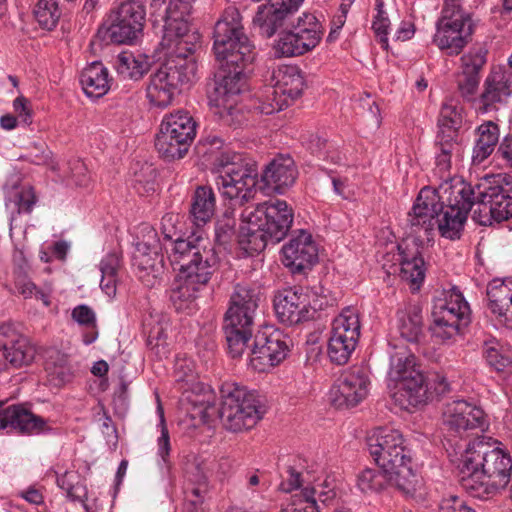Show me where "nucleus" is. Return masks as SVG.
<instances>
[{
    "instance_id": "1",
    "label": "nucleus",
    "mask_w": 512,
    "mask_h": 512,
    "mask_svg": "<svg viewBox=\"0 0 512 512\" xmlns=\"http://www.w3.org/2000/svg\"><path fill=\"white\" fill-rule=\"evenodd\" d=\"M213 39L220 69L207 85L209 104L224 125L237 128L244 119L236 107L237 99L246 86L245 71L254 61L256 50L236 7L229 6L223 11L214 25Z\"/></svg>"
},
{
    "instance_id": "2",
    "label": "nucleus",
    "mask_w": 512,
    "mask_h": 512,
    "mask_svg": "<svg viewBox=\"0 0 512 512\" xmlns=\"http://www.w3.org/2000/svg\"><path fill=\"white\" fill-rule=\"evenodd\" d=\"M459 483L472 497L486 500L504 489L511 480L509 452L490 448L483 442L468 445L456 460Z\"/></svg>"
},
{
    "instance_id": "3",
    "label": "nucleus",
    "mask_w": 512,
    "mask_h": 512,
    "mask_svg": "<svg viewBox=\"0 0 512 512\" xmlns=\"http://www.w3.org/2000/svg\"><path fill=\"white\" fill-rule=\"evenodd\" d=\"M455 196V202L444 205L435 191L423 188L411 212L408 213L410 234L421 238L424 233L427 240L437 227L440 235L450 240L459 239L467 220L468 213L473 212L472 202L464 195L462 187Z\"/></svg>"
},
{
    "instance_id": "4",
    "label": "nucleus",
    "mask_w": 512,
    "mask_h": 512,
    "mask_svg": "<svg viewBox=\"0 0 512 512\" xmlns=\"http://www.w3.org/2000/svg\"><path fill=\"white\" fill-rule=\"evenodd\" d=\"M367 447L378 467L392 473L399 491L406 495L416 492L420 480L412 470L410 451L399 431L378 427L367 436Z\"/></svg>"
},
{
    "instance_id": "5",
    "label": "nucleus",
    "mask_w": 512,
    "mask_h": 512,
    "mask_svg": "<svg viewBox=\"0 0 512 512\" xmlns=\"http://www.w3.org/2000/svg\"><path fill=\"white\" fill-rule=\"evenodd\" d=\"M169 57L150 76L147 87V98L154 106L165 108L175 96L188 89L195 80L197 65L190 57L192 53L183 46L176 45L166 48Z\"/></svg>"
},
{
    "instance_id": "6",
    "label": "nucleus",
    "mask_w": 512,
    "mask_h": 512,
    "mask_svg": "<svg viewBox=\"0 0 512 512\" xmlns=\"http://www.w3.org/2000/svg\"><path fill=\"white\" fill-rule=\"evenodd\" d=\"M220 407L207 404L199 411L203 422H208L217 415L224 428L232 432H240L252 428L264 413L257 396L245 387L236 383H224L220 388Z\"/></svg>"
},
{
    "instance_id": "7",
    "label": "nucleus",
    "mask_w": 512,
    "mask_h": 512,
    "mask_svg": "<svg viewBox=\"0 0 512 512\" xmlns=\"http://www.w3.org/2000/svg\"><path fill=\"white\" fill-rule=\"evenodd\" d=\"M261 301L258 287L237 284L230 296L229 306L224 315V331L228 353L239 358L248 348L255 317Z\"/></svg>"
},
{
    "instance_id": "8",
    "label": "nucleus",
    "mask_w": 512,
    "mask_h": 512,
    "mask_svg": "<svg viewBox=\"0 0 512 512\" xmlns=\"http://www.w3.org/2000/svg\"><path fill=\"white\" fill-rule=\"evenodd\" d=\"M463 188L474 208L472 219L478 224L488 226L493 221L512 218V176L499 174L492 182L475 187L463 185Z\"/></svg>"
},
{
    "instance_id": "9",
    "label": "nucleus",
    "mask_w": 512,
    "mask_h": 512,
    "mask_svg": "<svg viewBox=\"0 0 512 512\" xmlns=\"http://www.w3.org/2000/svg\"><path fill=\"white\" fill-rule=\"evenodd\" d=\"M171 264L178 270V277L188 285L200 289L206 286L217 269L218 257L212 246L200 237H177L170 256Z\"/></svg>"
},
{
    "instance_id": "10",
    "label": "nucleus",
    "mask_w": 512,
    "mask_h": 512,
    "mask_svg": "<svg viewBox=\"0 0 512 512\" xmlns=\"http://www.w3.org/2000/svg\"><path fill=\"white\" fill-rule=\"evenodd\" d=\"M219 176L216 184L221 194L240 206L256 193L257 164L239 153H223L218 159Z\"/></svg>"
},
{
    "instance_id": "11",
    "label": "nucleus",
    "mask_w": 512,
    "mask_h": 512,
    "mask_svg": "<svg viewBox=\"0 0 512 512\" xmlns=\"http://www.w3.org/2000/svg\"><path fill=\"white\" fill-rule=\"evenodd\" d=\"M145 17L144 3L128 0L111 11L96 36L106 43L133 44L142 34Z\"/></svg>"
},
{
    "instance_id": "12",
    "label": "nucleus",
    "mask_w": 512,
    "mask_h": 512,
    "mask_svg": "<svg viewBox=\"0 0 512 512\" xmlns=\"http://www.w3.org/2000/svg\"><path fill=\"white\" fill-rule=\"evenodd\" d=\"M459 0H445L442 16L436 24L433 42L448 55H458L470 41L473 24L470 16L465 14Z\"/></svg>"
},
{
    "instance_id": "13",
    "label": "nucleus",
    "mask_w": 512,
    "mask_h": 512,
    "mask_svg": "<svg viewBox=\"0 0 512 512\" xmlns=\"http://www.w3.org/2000/svg\"><path fill=\"white\" fill-rule=\"evenodd\" d=\"M432 317L434 336L449 340L469 325L471 311L460 290L453 287L445 294L444 298L435 301Z\"/></svg>"
},
{
    "instance_id": "14",
    "label": "nucleus",
    "mask_w": 512,
    "mask_h": 512,
    "mask_svg": "<svg viewBox=\"0 0 512 512\" xmlns=\"http://www.w3.org/2000/svg\"><path fill=\"white\" fill-rule=\"evenodd\" d=\"M359 314L353 307H345L332 322L327 353L337 365H344L350 359L360 338Z\"/></svg>"
},
{
    "instance_id": "15",
    "label": "nucleus",
    "mask_w": 512,
    "mask_h": 512,
    "mask_svg": "<svg viewBox=\"0 0 512 512\" xmlns=\"http://www.w3.org/2000/svg\"><path fill=\"white\" fill-rule=\"evenodd\" d=\"M273 78L275 84L257 107L261 114L271 115L288 107L302 95L305 87L304 77L297 66L280 67L273 72Z\"/></svg>"
},
{
    "instance_id": "16",
    "label": "nucleus",
    "mask_w": 512,
    "mask_h": 512,
    "mask_svg": "<svg viewBox=\"0 0 512 512\" xmlns=\"http://www.w3.org/2000/svg\"><path fill=\"white\" fill-rule=\"evenodd\" d=\"M291 339L278 329L265 328L255 335L251 346L248 345V360L251 366L264 372L280 364L290 352Z\"/></svg>"
},
{
    "instance_id": "17",
    "label": "nucleus",
    "mask_w": 512,
    "mask_h": 512,
    "mask_svg": "<svg viewBox=\"0 0 512 512\" xmlns=\"http://www.w3.org/2000/svg\"><path fill=\"white\" fill-rule=\"evenodd\" d=\"M192 9L190 0H170L160 20L164 22L161 45L163 48H172L176 45L183 46L189 53L195 50V43L189 38V16Z\"/></svg>"
},
{
    "instance_id": "18",
    "label": "nucleus",
    "mask_w": 512,
    "mask_h": 512,
    "mask_svg": "<svg viewBox=\"0 0 512 512\" xmlns=\"http://www.w3.org/2000/svg\"><path fill=\"white\" fill-rule=\"evenodd\" d=\"M445 438L453 447L452 439H462L466 432L474 429L483 430L486 425L484 411L465 400H454L445 404L442 413Z\"/></svg>"
},
{
    "instance_id": "19",
    "label": "nucleus",
    "mask_w": 512,
    "mask_h": 512,
    "mask_svg": "<svg viewBox=\"0 0 512 512\" xmlns=\"http://www.w3.org/2000/svg\"><path fill=\"white\" fill-rule=\"evenodd\" d=\"M247 215L254 217V223H260L272 244L279 243L287 236L294 219L293 209L282 200L248 206Z\"/></svg>"
},
{
    "instance_id": "20",
    "label": "nucleus",
    "mask_w": 512,
    "mask_h": 512,
    "mask_svg": "<svg viewBox=\"0 0 512 512\" xmlns=\"http://www.w3.org/2000/svg\"><path fill=\"white\" fill-rule=\"evenodd\" d=\"M133 265L139 271V278L147 285H155L158 278L164 273V255L154 229H150L142 241L136 243L133 254Z\"/></svg>"
},
{
    "instance_id": "21",
    "label": "nucleus",
    "mask_w": 512,
    "mask_h": 512,
    "mask_svg": "<svg viewBox=\"0 0 512 512\" xmlns=\"http://www.w3.org/2000/svg\"><path fill=\"white\" fill-rule=\"evenodd\" d=\"M369 377L364 368L354 367L343 373L330 389L329 398L336 408L358 405L368 394Z\"/></svg>"
},
{
    "instance_id": "22",
    "label": "nucleus",
    "mask_w": 512,
    "mask_h": 512,
    "mask_svg": "<svg viewBox=\"0 0 512 512\" xmlns=\"http://www.w3.org/2000/svg\"><path fill=\"white\" fill-rule=\"evenodd\" d=\"M283 264L292 274H303L318 262V248L312 235L299 230L282 247Z\"/></svg>"
},
{
    "instance_id": "23",
    "label": "nucleus",
    "mask_w": 512,
    "mask_h": 512,
    "mask_svg": "<svg viewBox=\"0 0 512 512\" xmlns=\"http://www.w3.org/2000/svg\"><path fill=\"white\" fill-rule=\"evenodd\" d=\"M21 435H37L49 431L47 420L31 411L28 403L4 407L0 402V430L7 429Z\"/></svg>"
},
{
    "instance_id": "24",
    "label": "nucleus",
    "mask_w": 512,
    "mask_h": 512,
    "mask_svg": "<svg viewBox=\"0 0 512 512\" xmlns=\"http://www.w3.org/2000/svg\"><path fill=\"white\" fill-rule=\"evenodd\" d=\"M35 357V349L28 339L17 334L9 325L0 326V371L8 365L19 368L29 365Z\"/></svg>"
},
{
    "instance_id": "25",
    "label": "nucleus",
    "mask_w": 512,
    "mask_h": 512,
    "mask_svg": "<svg viewBox=\"0 0 512 512\" xmlns=\"http://www.w3.org/2000/svg\"><path fill=\"white\" fill-rule=\"evenodd\" d=\"M423 239L411 234L403 243L398 246L400 251V276L411 284L413 290H419L425 274L426 265L422 256L421 244Z\"/></svg>"
},
{
    "instance_id": "26",
    "label": "nucleus",
    "mask_w": 512,
    "mask_h": 512,
    "mask_svg": "<svg viewBox=\"0 0 512 512\" xmlns=\"http://www.w3.org/2000/svg\"><path fill=\"white\" fill-rule=\"evenodd\" d=\"M487 51L481 47L472 48L461 57V70L456 75L457 90L467 101L474 99L480 83V71L486 63Z\"/></svg>"
},
{
    "instance_id": "27",
    "label": "nucleus",
    "mask_w": 512,
    "mask_h": 512,
    "mask_svg": "<svg viewBox=\"0 0 512 512\" xmlns=\"http://www.w3.org/2000/svg\"><path fill=\"white\" fill-rule=\"evenodd\" d=\"M273 306L277 318L285 325L292 326L311 320V314L306 308L309 306L307 294L303 293L301 288L279 292L274 297Z\"/></svg>"
},
{
    "instance_id": "28",
    "label": "nucleus",
    "mask_w": 512,
    "mask_h": 512,
    "mask_svg": "<svg viewBox=\"0 0 512 512\" xmlns=\"http://www.w3.org/2000/svg\"><path fill=\"white\" fill-rule=\"evenodd\" d=\"M296 177L297 169L294 160L289 155L275 157L265 167L261 175L265 186L280 194L294 184Z\"/></svg>"
},
{
    "instance_id": "29",
    "label": "nucleus",
    "mask_w": 512,
    "mask_h": 512,
    "mask_svg": "<svg viewBox=\"0 0 512 512\" xmlns=\"http://www.w3.org/2000/svg\"><path fill=\"white\" fill-rule=\"evenodd\" d=\"M291 16L289 10L276 7L268 1L257 7L252 23L261 36L271 38L288 26Z\"/></svg>"
},
{
    "instance_id": "30",
    "label": "nucleus",
    "mask_w": 512,
    "mask_h": 512,
    "mask_svg": "<svg viewBox=\"0 0 512 512\" xmlns=\"http://www.w3.org/2000/svg\"><path fill=\"white\" fill-rule=\"evenodd\" d=\"M511 94L512 73L500 68L492 70L485 80L484 91L481 94L484 110L494 108L497 103H504Z\"/></svg>"
},
{
    "instance_id": "31",
    "label": "nucleus",
    "mask_w": 512,
    "mask_h": 512,
    "mask_svg": "<svg viewBox=\"0 0 512 512\" xmlns=\"http://www.w3.org/2000/svg\"><path fill=\"white\" fill-rule=\"evenodd\" d=\"M242 225L237 234V242L240 248L248 255L262 252L270 238L258 221L254 223V217L247 215V207L241 212Z\"/></svg>"
},
{
    "instance_id": "32",
    "label": "nucleus",
    "mask_w": 512,
    "mask_h": 512,
    "mask_svg": "<svg viewBox=\"0 0 512 512\" xmlns=\"http://www.w3.org/2000/svg\"><path fill=\"white\" fill-rule=\"evenodd\" d=\"M487 308L503 323L512 309V279H493L487 286Z\"/></svg>"
},
{
    "instance_id": "33",
    "label": "nucleus",
    "mask_w": 512,
    "mask_h": 512,
    "mask_svg": "<svg viewBox=\"0 0 512 512\" xmlns=\"http://www.w3.org/2000/svg\"><path fill=\"white\" fill-rule=\"evenodd\" d=\"M397 328L402 339L418 345L424 337L422 309L416 304L406 305L397 312Z\"/></svg>"
},
{
    "instance_id": "34",
    "label": "nucleus",
    "mask_w": 512,
    "mask_h": 512,
    "mask_svg": "<svg viewBox=\"0 0 512 512\" xmlns=\"http://www.w3.org/2000/svg\"><path fill=\"white\" fill-rule=\"evenodd\" d=\"M109 72L104 65L95 61L83 69L80 83L89 97L99 98L105 95L110 88Z\"/></svg>"
},
{
    "instance_id": "35",
    "label": "nucleus",
    "mask_w": 512,
    "mask_h": 512,
    "mask_svg": "<svg viewBox=\"0 0 512 512\" xmlns=\"http://www.w3.org/2000/svg\"><path fill=\"white\" fill-rule=\"evenodd\" d=\"M417 377L407 380L399 387H396L395 397L409 406L417 407L432 400V393L429 389L428 379L424 374H415Z\"/></svg>"
},
{
    "instance_id": "36",
    "label": "nucleus",
    "mask_w": 512,
    "mask_h": 512,
    "mask_svg": "<svg viewBox=\"0 0 512 512\" xmlns=\"http://www.w3.org/2000/svg\"><path fill=\"white\" fill-rule=\"evenodd\" d=\"M415 374H424L420 366L416 363V357L412 352L397 351L390 356V369L388 376L390 381L395 383V388L399 387L407 380H412L417 376Z\"/></svg>"
},
{
    "instance_id": "37",
    "label": "nucleus",
    "mask_w": 512,
    "mask_h": 512,
    "mask_svg": "<svg viewBox=\"0 0 512 512\" xmlns=\"http://www.w3.org/2000/svg\"><path fill=\"white\" fill-rule=\"evenodd\" d=\"M478 138L473 148L472 161L480 164L495 150L499 141V127L492 121H487L477 128Z\"/></svg>"
},
{
    "instance_id": "38",
    "label": "nucleus",
    "mask_w": 512,
    "mask_h": 512,
    "mask_svg": "<svg viewBox=\"0 0 512 512\" xmlns=\"http://www.w3.org/2000/svg\"><path fill=\"white\" fill-rule=\"evenodd\" d=\"M292 30L297 35L304 54L314 49L322 38V26L312 14L299 17L297 24H292Z\"/></svg>"
},
{
    "instance_id": "39",
    "label": "nucleus",
    "mask_w": 512,
    "mask_h": 512,
    "mask_svg": "<svg viewBox=\"0 0 512 512\" xmlns=\"http://www.w3.org/2000/svg\"><path fill=\"white\" fill-rule=\"evenodd\" d=\"M215 212V195L211 187L199 186L194 192L190 214L197 226L206 224Z\"/></svg>"
},
{
    "instance_id": "40",
    "label": "nucleus",
    "mask_w": 512,
    "mask_h": 512,
    "mask_svg": "<svg viewBox=\"0 0 512 512\" xmlns=\"http://www.w3.org/2000/svg\"><path fill=\"white\" fill-rule=\"evenodd\" d=\"M114 67L123 79L140 80L149 71L150 64L143 55H134L131 52H122L117 55Z\"/></svg>"
},
{
    "instance_id": "41",
    "label": "nucleus",
    "mask_w": 512,
    "mask_h": 512,
    "mask_svg": "<svg viewBox=\"0 0 512 512\" xmlns=\"http://www.w3.org/2000/svg\"><path fill=\"white\" fill-rule=\"evenodd\" d=\"M160 129L168 130L169 135H175V138L192 142L196 135V122L187 112L177 111L165 116Z\"/></svg>"
},
{
    "instance_id": "42",
    "label": "nucleus",
    "mask_w": 512,
    "mask_h": 512,
    "mask_svg": "<svg viewBox=\"0 0 512 512\" xmlns=\"http://www.w3.org/2000/svg\"><path fill=\"white\" fill-rule=\"evenodd\" d=\"M185 496L203 497L208 492V480L203 464L197 459L188 461L184 468Z\"/></svg>"
},
{
    "instance_id": "43",
    "label": "nucleus",
    "mask_w": 512,
    "mask_h": 512,
    "mask_svg": "<svg viewBox=\"0 0 512 512\" xmlns=\"http://www.w3.org/2000/svg\"><path fill=\"white\" fill-rule=\"evenodd\" d=\"M175 135H169L160 129L155 139V148L161 158L166 161L181 159L188 152L192 142L175 138Z\"/></svg>"
},
{
    "instance_id": "44",
    "label": "nucleus",
    "mask_w": 512,
    "mask_h": 512,
    "mask_svg": "<svg viewBox=\"0 0 512 512\" xmlns=\"http://www.w3.org/2000/svg\"><path fill=\"white\" fill-rule=\"evenodd\" d=\"M392 476V473H388L381 468H367L359 474L357 484L359 489L364 493L379 492L388 484L395 486V479Z\"/></svg>"
},
{
    "instance_id": "45",
    "label": "nucleus",
    "mask_w": 512,
    "mask_h": 512,
    "mask_svg": "<svg viewBox=\"0 0 512 512\" xmlns=\"http://www.w3.org/2000/svg\"><path fill=\"white\" fill-rule=\"evenodd\" d=\"M57 485L66 492V497L70 501L82 503L85 510L88 511V507L85 504L88 491L86 485L79 480V476L76 473L65 472L63 475L58 476Z\"/></svg>"
},
{
    "instance_id": "46",
    "label": "nucleus",
    "mask_w": 512,
    "mask_h": 512,
    "mask_svg": "<svg viewBox=\"0 0 512 512\" xmlns=\"http://www.w3.org/2000/svg\"><path fill=\"white\" fill-rule=\"evenodd\" d=\"M35 20L46 30H53L62 15L58 0H38L34 6Z\"/></svg>"
},
{
    "instance_id": "47",
    "label": "nucleus",
    "mask_w": 512,
    "mask_h": 512,
    "mask_svg": "<svg viewBox=\"0 0 512 512\" xmlns=\"http://www.w3.org/2000/svg\"><path fill=\"white\" fill-rule=\"evenodd\" d=\"M53 354H55V360H53V356H50L45 363V370L50 381L53 382L54 385L60 386L69 382L72 374L67 365V358L57 351H54Z\"/></svg>"
},
{
    "instance_id": "48",
    "label": "nucleus",
    "mask_w": 512,
    "mask_h": 512,
    "mask_svg": "<svg viewBox=\"0 0 512 512\" xmlns=\"http://www.w3.org/2000/svg\"><path fill=\"white\" fill-rule=\"evenodd\" d=\"M273 49L277 57H294L304 54L299 39L292 29L284 30L279 34Z\"/></svg>"
},
{
    "instance_id": "49",
    "label": "nucleus",
    "mask_w": 512,
    "mask_h": 512,
    "mask_svg": "<svg viewBox=\"0 0 512 512\" xmlns=\"http://www.w3.org/2000/svg\"><path fill=\"white\" fill-rule=\"evenodd\" d=\"M156 169L149 164H143L139 171H135L132 180L133 187L140 195L149 194L156 190Z\"/></svg>"
},
{
    "instance_id": "50",
    "label": "nucleus",
    "mask_w": 512,
    "mask_h": 512,
    "mask_svg": "<svg viewBox=\"0 0 512 512\" xmlns=\"http://www.w3.org/2000/svg\"><path fill=\"white\" fill-rule=\"evenodd\" d=\"M463 122L462 109L452 103H445L441 107L438 120L439 131L453 130L458 133Z\"/></svg>"
},
{
    "instance_id": "51",
    "label": "nucleus",
    "mask_w": 512,
    "mask_h": 512,
    "mask_svg": "<svg viewBox=\"0 0 512 512\" xmlns=\"http://www.w3.org/2000/svg\"><path fill=\"white\" fill-rule=\"evenodd\" d=\"M233 211H225L223 217L216 222L215 226V241L221 245L226 246L237 238L235 227L236 219L232 215Z\"/></svg>"
},
{
    "instance_id": "52",
    "label": "nucleus",
    "mask_w": 512,
    "mask_h": 512,
    "mask_svg": "<svg viewBox=\"0 0 512 512\" xmlns=\"http://www.w3.org/2000/svg\"><path fill=\"white\" fill-rule=\"evenodd\" d=\"M458 133L453 130L439 131L436 137V146L439 147L441 153L450 155L459 151V143L457 141Z\"/></svg>"
},
{
    "instance_id": "53",
    "label": "nucleus",
    "mask_w": 512,
    "mask_h": 512,
    "mask_svg": "<svg viewBox=\"0 0 512 512\" xmlns=\"http://www.w3.org/2000/svg\"><path fill=\"white\" fill-rule=\"evenodd\" d=\"M377 16L372 24V29L374 30L377 37H379L380 42L382 43L384 48H387V34L389 28V19L384 16L383 11V3L381 1H377Z\"/></svg>"
},
{
    "instance_id": "54",
    "label": "nucleus",
    "mask_w": 512,
    "mask_h": 512,
    "mask_svg": "<svg viewBox=\"0 0 512 512\" xmlns=\"http://www.w3.org/2000/svg\"><path fill=\"white\" fill-rule=\"evenodd\" d=\"M303 479L301 473L293 466H288L282 475V481L279 484V490L290 493L301 487Z\"/></svg>"
},
{
    "instance_id": "55",
    "label": "nucleus",
    "mask_w": 512,
    "mask_h": 512,
    "mask_svg": "<svg viewBox=\"0 0 512 512\" xmlns=\"http://www.w3.org/2000/svg\"><path fill=\"white\" fill-rule=\"evenodd\" d=\"M72 319L79 325L89 329L96 328V316L94 311L87 305H78L72 310Z\"/></svg>"
},
{
    "instance_id": "56",
    "label": "nucleus",
    "mask_w": 512,
    "mask_h": 512,
    "mask_svg": "<svg viewBox=\"0 0 512 512\" xmlns=\"http://www.w3.org/2000/svg\"><path fill=\"white\" fill-rule=\"evenodd\" d=\"M37 198L32 187L22 189L17 194L16 204L19 213H30L36 204Z\"/></svg>"
},
{
    "instance_id": "57",
    "label": "nucleus",
    "mask_w": 512,
    "mask_h": 512,
    "mask_svg": "<svg viewBox=\"0 0 512 512\" xmlns=\"http://www.w3.org/2000/svg\"><path fill=\"white\" fill-rule=\"evenodd\" d=\"M158 411L160 412V418H161V435L158 438V454L162 458V460L166 463L167 457L170 452V438H169V432L165 425L164 420V414L162 407L158 406Z\"/></svg>"
},
{
    "instance_id": "58",
    "label": "nucleus",
    "mask_w": 512,
    "mask_h": 512,
    "mask_svg": "<svg viewBox=\"0 0 512 512\" xmlns=\"http://www.w3.org/2000/svg\"><path fill=\"white\" fill-rule=\"evenodd\" d=\"M484 353L487 363L497 371H502L510 364L509 357L502 355L495 347H487Z\"/></svg>"
},
{
    "instance_id": "59",
    "label": "nucleus",
    "mask_w": 512,
    "mask_h": 512,
    "mask_svg": "<svg viewBox=\"0 0 512 512\" xmlns=\"http://www.w3.org/2000/svg\"><path fill=\"white\" fill-rule=\"evenodd\" d=\"M177 288L174 289L171 293V300L176 306V301H191L196 298V292L200 290L198 286L188 285L185 281Z\"/></svg>"
},
{
    "instance_id": "60",
    "label": "nucleus",
    "mask_w": 512,
    "mask_h": 512,
    "mask_svg": "<svg viewBox=\"0 0 512 512\" xmlns=\"http://www.w3.org/2000/svg\"><path fill=\"white\" fill-rule=\"evenodd\" d=\"M439 512H475V510L468 507L459 497L451 496L441 501Z\"/></svg>"
},
{
    "instance_id": "61",
    "label": "nucleus",
    "mask_w": 512,
    "mask_h": 512,
    "mask_svg": "<svg viewBox=\"0 0 512 512\" xmlns=\"http://www.w3.org/2000/svg\"><path fill=\"white\" fill-rule=\"evenodd\" d=\"M429 389L432 393V399L434 396L440 397L450 391V385L445 376L441 374H434L431 379L428 380Z\"/></svg>"
},
{
    "instance_id": "62",
    "label": "nucleus",
    "mask_w": 512,
    "mask_h": 512,
    "mask_svg": "<svg viewBox=\"0 0 512 512\" xmlns=\"http://www.w3.org/2000/svg\"><path fill=\"white\" fill-rule=\"evenodd\" d=\"M28 104L29 101L24 96H19L13 101L14 111L17 113L21 121L26 125L32 123V113Z\"/></svg>"
},
{
    "instance_id": "63",
    "label": "nucleus",
    "mask_w": 512,
    "mask_h": 512,
    "mask_svg": "<svg viewBox=\"0 0 512 512\" xmlns=\"http://www.w3.org/2000/svg\"><path fill=\"white\" fill-rule=\"evenodd\" d=\"M121 265V258L117 253H109L100 262L101 274H114L118 275V270Z\"/></svg>"
},
{
    "instance_id": "64",
    "label": "nucleus",
    "mask_w": 512,
    "mask_h": 512,
    "mask_svg": "<svg viewBox=\"0 0 512 512\" xmlns=\"http://www.w3.org/2000/svg\"><path fill=\"white\" fill-rule=\"evenodd\" d=\"M177 218L178 216L172 213L163 216L161 221V229L165 239L174 241L177 239L175 238L177 236V229L175 225Z\"/></svg>"
}]
</instances>
